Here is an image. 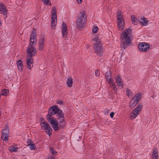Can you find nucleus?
<instances>
[{
	"instance_id": "39",
	"label": "nucleus",
	"mask_w": 159,
	"mask_h": 159,
	"mask_svg": "<svg viewBox=\"0 0 159 159\" xmlns=\"http://www.w3.org/2000/svg\"><path fill=\"white\" fill-rule=\"evenodd\" d=\"M95 75L97 76H99L100 75V72L98 70H96L95 72Z\"/></svg>"
},
{
	"instance_id": "15",
	"label": "nucleus",
	"mask_w": 159,
	"mask_h": 159,
	"mask_svg": "<svg viewBox=\"0 0 159 159\" xmlns=\"http://www.w3.org/2000/svg\"><path fill=\"white\" fill-rule=\"evenodd\" d=\"M7 9L6 7L4 4L0 2V12L1 13L4 15H6L7 14Z\"/></svg>"
},
{
	"instance_id": "24",
	"label": "nucleus",
	"mask_w": 159,
	"mask_h": 159,
	"mask_svg": "<svg viewBox=\"0 0 159 159\" xmlns=\"http://www.w3.org/2000/svg\"><path fill=\"white\" fill-rule=\"evenodd\" d=\"M44 46V41L43 39H40L39 42V49L42 50Z\"/></svg>"
},
{
	"instance_id": "2",
	"label": "nucleus",
	"mask_w": 159,
	"mask_h": 159,
	"mask_svg": "<svg viewBox=\"0 0 159 159\" xmlns=\"http://www.w3.org/2000/svg\"><path fill=\"white\" fill-rule=\"evenodd\" d=\"M131 30L130 29L125 30L121 34V37L122 39L121 46L124 49L126 48L127 46L131 43Z\"/></svg>"
},
{
	"instance_id": "4",
	"label": "nucleus",
	"mask_w": 159,
	"mask_h": 159,
	"mask_svg": "<svg viewBox=\"0 0 159 159\" xmlns=\"http://www.w3.org/2000/svg\"><path fill=\"white\" fill-rule=\"evenodd\" d=\"M40 125L42 129L45 130L46 133L50 136L52 133V130L48 124L45 121L43 118H40Z\"/></svg>"
},
{
	"instance_id": "19",
	"label": "nucleus",
	"mask_w": 159,
	"mask_h": 159,
	"mask_svg": "<svg viewBox=\"0 0 159 159\" xmlns=\"http://www.w3.org/2000/svg\"><path fill=\"white\" fill-rule=\"evenodd\" d=\"M52 17V29H54L56 27V24L57 23V16Z\"/></svg>"
},
{
	"instance_id": "29",
	"label": "nucleus",
	"mask_w": 159,
	"mask_h": 159,
	"mask_svg": "<svg viewBox=\"0 0 159 159\" xmlns=\"http://www.w3.org/2000/svg\"><path fill=\"white\" fill-rule=\"evenodd\" d=\"M107 81L111 87L115 84L114 82L113 79H109L108 81Z\"/></svg>"
},
{
	"instance_id": "33",
	"label": "nucleus",
	"mask_w": 159,
	"mask_h": 159,
	"mask_svg": "<svg viewBox=\"0 0 159 159\" xmlns=\"http://www.w3.org/2000/svg\"><path fill=\"white\" fill-rule=\"evenodd\" d=\"M43 2L47 5H51V3L50 2L49 0H42Z\"/></svg>"
},
{
	"instance_id": "37",
	"label": "nucleus",
	"mask_w": 159,
	"mask_h": 159,
	"mask_svg": "<svg viewBox=\"0 0 159 159\" xmlns=\"http://www.w3.org/2000/svg\"><path fill=\"white\" fill-rule=\"evenodd\" d=\"M34 144L30 140H29L27 142V146H29L30 144Z\"/></svg>"
},
{
	"instance_id": "27",
	"label": "nucleus",
	"mask_w": 159,
	"mask_h": 159,
	"mask_svg": "<svg viewBox=\"0 0 159 159\" xmlns=\"http://www.w3.org/2000/svg\"><path fill=\"white\" fill-rule=\"evenodd\" d=\"M18 148L14 146H10L9 147V150L11 152H16Z\"/></svg>"
},
{
	"instance_id": "31",
	"label": "nucleus",
	"mask_w": 159,
	"mask_h": 159,
	"mask_svg": "<svg viewBox=\"0 0 159 159\" xmlns=\"http://www.w3.org/2000/svg\"><path fill=\"white\" fill-rule=\"evenodd\" d=\"M98 29V28L97 26L95 25H93L92 28L93 33H97Z\"/></svg>"
},
{
	"instance_id": "1",
	"label": "nucleus",
	"mask_w": 159,
	"mask_h": 159,
	"mask_svg": "<svg viewBox=\"0 0 159 159\" xmlns=\"http://www.w3.org/2000/svg\"><path fill=\"white\" fill-rule=\"evenodd\" d=\"M36 34L35 31H32L30 35V44L27 50V54L29 56V57H32L36 55V50L34 47L36 43Z\"/></svg>"
},
{
	"instance_id": "30",
	"label": "nucleus",
	"mask_w": 159,
	"mask_h": 159,
	"mask_svg": "<svg viewBox=\"0 0 159 159\" xmlns=\"http://www.w3.org/2000/svg\"><path fill=\"white\" fill-rule=\"evenodd\" d=\"M93 40L95 42V43H101L100 40L99 39L98 37L97 36H96L94 37Z\"/></svg>"
},
{
	"instance_id": "34",
	"label": "nucleus",
	"mask_w": 159,
	"mask_h": 159,
	"mask_svg": "<svg viewBox=\"0 0 159 159\" xmlns=\"http://www.w3.org/2000/svg\"><path fill=\"white\" fill-rule=\"evenodd\" d=\"M29 147L30 149L31 150H34L36 149V147L34 144H30V146H29Z\"/></svg>"
},
{
	"instance_id": "8",
	"label": "nucleus",
	"mask_w": 159,
	"mask_h": 159,
	"mask_svg": "<svg viewBox=\"0 0 159 159\" xmlns=\"http://www.w3.org/2000/svg\"><path fill=\"white\" fill-rule=\"evenodd\" d=\"M94 52L98 56L102 55L103 53V48L101 43H95L93 48Z\"/></svg>"
},
{
	"instance_id": "22",
	"label": "nucleus",
	"mask_w": 159,
	"mask_h": 159,
	"mask_svg": "<svg viewBox=\"0 0 159 159\" xmlns=\"http://www.w3.org/2000/svg\"><path fill=\"white\" fill-rule=\"evenodd\" d=\"M141 94L140 93H137L133 98L138 102L140 100Z\"/></svg>"
},
{
	"instance_id": "7",
	"label": "nucleus",
	"mask_w": 159,
	"mask_h": 159,
	"mask_svg": "<svg viewBox=\"0 0 159 159\" xmlns=\"http://www.w3.org/2000/svg\"><path fill=\"white\" fill-rule=\"evenodd\" d=\"M51 116H47V119L48 122L51 124L52 126L53 129L55 130H58L60 128L59 126L58 123L55 119L51 117Z\"/></svg>"
},
{
	"instance_id": "32",
	"label": "nucleus",
	"mask_w": 159,
	"mask_h": 159,
	"mask_svg": "<svg viewBox=\"0 0 159 159\" xmlns=\"http://www.w3.org/2000/svg\"><path fill=\"white\" fill-rule=\"evenodd\" d=\"M50 150L52 155H53V156L56 155V154L57 153V152L53 148H50Z\"/></svg>"
},
{
	"instance_id": "5",
	"label": "nucleus",
	"mask_w": 159,
	"mask_h": 159,
	"mask_svg": "<svg viewBox=\"0 0 159 159\" xmlns=\"http://www.w3.org/2000/svg\"><path fill=\"white\" fill-rule=\"evenodd\" d=\"M117 18L118 29L119 30H122L124 28L125 23L122 13L120 10L117 11Z\"/></svg>"
},
{
	"instance_id": "42",
	"label": "nucleus",
	"mask_w": 159,
	"mask_h": 159,
	"mask_svg": "<svg viewBox=\"0 0 159 159\" xmlns=\"http://www.w3.org/2000/svg\"><path fill=\"white\" fill-rule=\"evenodd\" d=\"M76 2L79 4L82 3V0H76Z\"/></svg>"
},
{
	"instance_id": "36",
	"label": "nucleus",
	"mask_w": 159,
	"mask_h": 159,
	"mask_svg": "<svg viewBox=\"0 0 159 159\" xmlns=\"http://www.w3.org/2000/svg\"><path fill=\"white\" fill-rule=\"evenodd\" d=\"M153 155H157V156H158L157 151L156 149H154L153 150Z\"/></svg>"
},
{
	"instance_id": "21",
	"label": "nucleus",
	"mask_w": 159,
	"mask_h": 159,
	"mask_svg": "<svg viewBox=\"0 0 159 159\" xmlns=\"http://www.w3.org/2000/svg\"><path fill=\"white\" fill-rule=\"evenodd\" d=\"M138 102L136 100H135L134 98H132L130 102V107L131 108L134 107L136 105Z\"/></svg>"
},
{
	"instance_id": "40",
	"label": "nucleus",
	"mask_w": 159,
	"mask_h": 159,
	"mask_svg": "<svg viewBox=\"0 0 159 159\" xmlns=\"http://www.w3.org/2000/svg\"><path fill=\"white\" fill-rule=\"evenodd\" d=\"M114 114H115V113L114 112H111L110 113V117L111 118H112L113 117Z\"/></svg>"
},
{
	"instance_id": "9",
	"label": "nucleus",
	"mask_w": 159,
	"mask_h": 159,
	"mask_svg": "<svg viewBox=\"0 0 159 159\" xmlns=\"http://www.w3.org/2000/svg\"><path fill=\"white\" fill-rule=\"evenodd\" d=\"M138 47L139 51L146 52L149 50V45L146 43L142 42L139 44Z\"/></svg>"
},
{
	"instance_id": "6",
	"label": "nucleus",
	"mask_w": 159,
	"mask_h": 159,
	"mask_svg": "<svg viewBox=\"0 0 159 159\" xmlns=\"http://www.w3.org/2000/svg\"><path fill=\"white\" fill-rule=\"evenodd\" d=\"M142 107V104H139L133 111L130 113L129 115V118L130 119L134 120L136 117L140 112Z\"/></svg>"
},
{
	"instance_id": "10",
	"label": "nucleus",
	"mask_w": 159,
	"mask_h": 159,
	"mask_svg": "<svg viewBox=\"0 0 159 159\" xmlns=\"http://www.w3.org/2000/svg\"><path fill=\"white\" fill-rule=\"evenodd\" d=\"M2 138L3 141H7L9 137V128L7 126H6L2 129Z\"/></svg>"
},
{
	"instance_id": "3",
	"label": "nucleus",
	"mask_w": 159,
	"mask_h": 159,
	"mask_svg": "<svg viewBox=\"0 0 159 159\" xmlns=\"http://www.w3.org/2000/svg\"><path fill=\"white\" fill-rule=\"evenodd\" d=\"M86 20V15L84 11L80 12L76 19V25L78 30H82L84 27Z\"/></svg>"
},
{
	"instance_id": "18",
	"label": "nucleus",
	"mask_w": 159,
	"mask_h": 159,
	"mask_svg": "<svg viewBox=\"0 0 159 159\" xmlns=\"http://www.w3.org/2000/svg\"><path fill=\"white\" fill-rule=\"evenodd\" d=\"M148 21L145 18H140L139 20V22L142 25H147L148 24Z\"/></svg>"
},
{
	"instance_id": "38",
	"label": "nucleus",
	"mask_w": 159,
	"mask_h": 159,
	"mask_svg": "<svg viewBox=\"0 0 159 159\" xmlns=\"http://www.w3.org/2000/svg\"><path fill=\"white\" fill-rule=\"evenodd\" d=\"M111 88L114 90H117V87L116 84H114Z\"/></svg>"
},
{
	"instance_id": "12",
	"label": "nucleus",
	"mask_w": 159,
	"mask_h": 159,
	"mask_svg": "<svg viewBox=\"0 0 159 159\" xmlns=\"http://www.w3.org/2000/svg\"><path fill=\"white\" fill-rule=\"evenodd\" d=\"M115 80L118 87L121 89L123 88V82L122 80L119 75H118L115 77Z\"/></svg>"
},
{
	"instance_id": "25",
	"label": "nucleus",
	"mask_w": 159,
	"mask_h": 159,
	"mask_svg": "<svg viewBox=\"0 0 159 159\" xmlns=\"http://www.w3.org/2000/svg\"><path fill=\"white\" fill-rule=\"evenodd\" d=\"M106 79L107 81H108L109 79H112L111 78V73L109 70L107 71L106 73Z\"/></svg>"
},
{
	"instance_id": "28",
	"label": "nucleus",
	"mask_w": 159,
	"mask_h": 159,
	"mask_svg": "<svg viewBox=\"0 0 159 159\" xmlns=\"http://www.w3.org/2000/svg\"><path fill=\"white\" fill-rule=\"evenodd\" d=\"M9 91L7 89H4L1 92V95L7 96L8 95Z\"/></svg>"
},
{
	"instance_id": "44",
	"label": "nucleus",
	"mask_w": 159,
	"mask_h": 159,
	"mask_svg": "<svg viewBox=\"0 0 159 159\" xmlns=\"http://www.w3.org/2000/svg\"><path fill=\"white\" fill-rule=\"evenodd\" d=\"M50 159H55L54 158L51 157Z\"/></svg>"
},
{
	"instance_id": "13",
	"label": "nucleus",
	"mask_w": 159,
	"mask_h": 159,
	"mask_svg": "<svg viewBox=\"0 0 159 159\" xmlns=\"http://www.w3.org/2000/svg\"><path fill=\"white\" fill-rule=\"evenodd\" d=\"M61 32L62 33V36L64 38H66L67 35V30L66 24L63 22L61 28Z\"/></svg>"
},
{
	"instance_id": "23",
	"label": "nucleus",
	"mask_w": 159,
	"mask_h": 159,
	"mask_svg": "<svg viewBox=\"0 0 159 159\" xmlns=\"http://www.w3.org/2000/svg\"><path fill=\"white\" fill-rule=\"evenodd\" d=\"M57 115L60 120V123L64 121L63 116L64 114L61 111H60L57 113Z\"/></svg>"
},
{
	"instance_id": "17",
	"label": "nucleus",
	"mask_w": 159,
	"mask_h": 159,
	"mask_svg": "<svg viewBox=\"0 0 159 159\" xmlns=\"http://www.w3.org/2000/svg\"><path fill=\"white\" fill-rule=\"evenodd\" d=\"M17 65L19 71L20 72L22 71L23 65L22 61L21 60H18L17 62Z\"/></svg>"
},
{
	"instance_id": "11",
	"label": "nucleus",
	"mask_w": 159,
	"mask_h": 159,
	"mask_svg": "<svg viewBox=\"0 0 159 159\" xmlns=\"http://www.w3.org/2000/svg\"><path fill=\"white\" fill-rule=\"evenodd\" d=\"M59 111V109L57 106H54L51 107L48 110V114L47 116H52L55 114L57 111Z\"/></svg>"
},
{
	"instance_id": "41",
	"label": "nucleus",
	"mask_w": 159,
	"mask_h": 159,
	"mask_svg": "<svg viewBox=\"0 0 159 159\" xmlns=\"http://www.w3.org/2000/svg\"><path fill=\"white\" fill-rule=\"evenodd\" d=\"M152 159H158L157 155H153V156L152 157Z\"/></svg>"
},
{
	"instance_id": "26",
	"label": "nucleus",
	"mask_w": 159,
	"mask_h": 159,
	"mask_svg": "<svg viewBox=\"0 0 159 159\" xmlns=\"http://www.w3.org/2000/svg\"><path fill=\"white\" fill-rule=\"evenodd\" d=\"M52 16H57L56 8L55 7H53L51 9Z\"/></svg>"
},
{
	"instance_id": "35",
	"label": "nucleus",
	"mask_w": 159,
	"mask_h": 159,
	"mask_svg": "<svg viewBox=\"0 0 159 159\" xmlns=\"http://www.w3.org/2000/svg\"><path fill=\"white\" fill-rule=\"evenodd\" d=\"M126 94L128 96L130 97L132 96V93L129 89H126Z\"/></svg>"
},
{
	"instance_id": "14",
	"label": "nucleus",
	"mask_w": 159,
	"mask_h": 159,
	"mask_svg": "<svg viewBox=\"0 0 159 159\" xmlns=\"http://www.w3.org/2000/svg\"><path fill=\"white\" fill-rule=\"evenodd\" d=\"M26 64L27 68L31 69L33 66V59L30 57H27L26 59Z\"/></svg>"
},
{
	"instance_id": "43",
	"label": "nucleus",
	"mask_w": 159,
	"mask_h": 159,
	"mask_svg": "<svg viewBox=\"0 0 159 159\" xmlns=\"http://www.w3.org/2000/svg\"><path fill=\"white\" fill-rule=\"evenodd\" d=\"M57 103L60 104H61L62 103V102L61 101H59L57 102Z\"/></svg>"
},
{
	"instance_id": "20",
	"label": "nucleus",
	"mask_w": 159,
	"mask_h": 159,
	"mask_svg": "<svg viewBox=\"0 0 159 159\" xmlns=\"http://www.w3.org/2000/svg\"><path fill=\"white\" fill-rule=\"evenodd\" d=\"M131 21L134 25H137L139 22V19L138 20L134 15H132L131 16Z\"/></svg>"
},
{
	"instance_id": "16",
	"label": "nucleus",
	"mask_w": 159,
	"mask_h": 159,
	"mask_svg": "<svg viewBox=\"0 0 159 159\" xmlns=\"http://www.w3.org/2000/svg\"><path fill=\"white\" fill-rule=\"evenodd\" d=\"M73 83V79L72 77H69L66 80V84L67 86L69 88L72 87Z\"/></svg>"
}]
</instances>
